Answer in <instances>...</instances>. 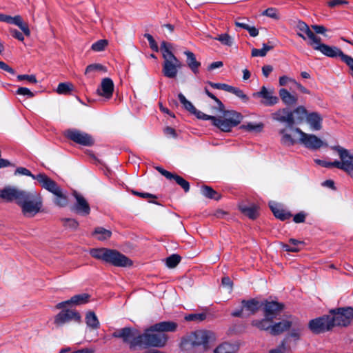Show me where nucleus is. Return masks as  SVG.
<instances>
[{
  "label": "nucleus",
  "instance_id": "f257e3e1",
  "mask_svg": "<svg viewBox=\"0 0 353 353\" xmlns=\"http://www.w3.org/2000/svg\"><path fill=\"white\" fill-rule=\"evenodd\" d=\"M0 199L8 202L14 201L21 210L24 217L32 218L39 213L43 208V199L36 191H28L14 187H7L0 190Z\"/></svg>",
  "mask_w": 353,
  "mask_h": 353
},
{
  "label": "nucleus",
  "instance_id": "f03ea898",
  "mask_svg": "<svg viewBox=\"0 0 353 353\" xmlns=\"http://www.w3.org/2000/svg\"><path fill=\"white\" fill-rule=\"evenodd\" d=\"M114 337L123 339V341L130 345V348L139 347H163L168 341V336L164 333L151 331L150 329L141 334L136 329L124 327L117 330L112 334Z\"/></svg>",
  "mask_w": 353,
  "mask_h": 353
},
{
  "label": "nucleus",
  "instance_id": "7ed1b4c3",
  "mask_svg": "<svg viewBox=\"0 0 353 353\" xmlns=\"http://www.w3.org/2000/svg\"><path fill=\"white\" fill-rule=\"evenodd\" d=\"M172 48L170 43L163 41L161 43L160 50L163 58L162 73L169 79H174L183 66L182 63L172 52Z\"/></svg>",
  "mask_w": 353,
  "mask_h": 353
},
{
  "label": "nucleus",
  "instance_id": "20e7f679",
  "mask_svg": "<svg viewBox=\"0 0 353 353\" xmlns=\"http://www.w3.org/2000/svg\"><path fill=\"white\" fill-rule=\"evenodd\" d=\"M331 149L337 152L341 161H334L335 168L342 170L348 173L352 177L353 174V155L350 151L340 145L331 146Z\"/></svg>",
  "mask_w": 353,
  "mask_h": 353
},
{
  "label": "nucleus",
  "instance_id": "39448f33",
  "mask_svg": "<svg viewBox=\"0 0 353 353\" xmlns=\"http://www.w3.org/2000/svg\"><path fill=\"white\" fill-rule=\"evenodd\" d=\"M333 326L347 327L353 320L352 307H339L330 310Z\"/></svg>",
  "mask_w": 353,
  "mask_h": 353
},
{
  "label": "nucleus",
  "instance_id": "423d86ee",
  "mask_svg": "<svg viewBox=\"0 0 353 353\" xmlns=\"http://www.w3.org/2000/svg\"><path fill=\"white\" fill-rule=\"evenodd\" d=\"M293 132L299 134V143L308 149L318 150L323 145H327V143H324L323 141L316 135L307 134L299 128L293 129Z\"/></svg>",
  "mask_w": 353,
  "mask_h": 353
},
{
  "label": "nucleus",
  "instance_id": "0eeeda50",
  "mask_svg": "<svg viewBox=\"0 0 353 353\" xmlns=\"http://www.w3.org/2000/svg\"><path fill=\"white\" fill-rule=\"evenodd\" d=\"M71 321L81 323L80 313L75 310L62 308V310L54 316V323L57 327H61Z\"/></svg>",
  "mask_w": 353,
  "mask_h": 353
},
{
  "label": "nucleus",
  "instance_id": "6e6552de",
  "mask_svg": "<svg viewBox=\"0 0 353 353\" xmlns=\"http://www.w3.org/2000/svg\"><path fill=\"white\" fill-rule=\"evenodd\" d=\"M308 325L310 330L315 334L330 331L334 327L331 315H323L312 319Z\"/></svg>",
  "mask_w": 353,
  "mask_h": 353
},
{
  "label": "nucleus",
  "instance_id": "1a4fd4ad",
  "mask_svg": "<svg viewBox=\"0 0 353 353\" xmlns=\"http://www.w3.org/2000/svg\"><path fill=\"white\" fill-rule=\"evenodd\" d=\"M65 135L74 142L85 146H91L94 141L91 135L76 129H69L65 131Z\"/></svg>",
  "mask_w": 353,
  "mask_h": 353
},
{
  "label": "nucleus",
  "instance_id": "9d476101",
  "mask_svg": "<svg viewBox=\"0 0 353 353\" xmlns=\"http://www.w3.org/2000/svg\"><path fill=\"white\" fill-rule=\"evenodd\" d=\"M273 120L280 123H286L287 128L293 131L294 125L295 124V118L293 112L288 108H281L271 114Z\"/></svg>",
  "mask_w": 353,
  "mask_h": 353
},
{
  "label": "nucleus",
  "instance_id": "9b49d317",
  "mask_svg": "<svg viewBox=\"0 0 353 353\" xmlns=\"http://www.w3.org/2000/svg\"><path fill=\"white\" fill-rule=\"evenodd\" d=\"M189 334L195 341L196 345L201 351L207 350L208 343L214 339V335L212 332L203 330H196Z\"/></svg>",
  "mask_w": 353,
  "mask_h": 353
},
{
  "label": "nucleus",
  "instance_id": "f8f14e48",
  "mask_svg": "<svg viewBox=\"0 0 353 353\" xmlns=\"http://www.w3.org/2000/svg\"><path fill=\"white\" fill-rule=\"evenodd\" d=\"M273 90H268L265 86L261 88L260 91L253 93L254 98H261V103L265 106H272L279 102V98L274 96Z\"/></svg>",
  "mask_w": 353,
  "mask_h": 353
},
{
  "label": "nucleus",
  "instance_id": "ddd939ff",
  "mask_svg": "<svg viewBox=\"0 0 353 353\" xmlns=\"http://www.w3.org/2000/svg\"><path fill=\"white\" fill-rule=\"evenodd\" d=\"M90 295L87 293H82L72 296L70 299L57 304V309L65 308L67 306H78L84 305L90 301Z\"/></svg>",
  "mask_w": 353,
  "mask_h": 353
},
{
  "label": "nucleus",
  "instance_id": "4468645a",
  "mask_svg": "<svg viewBox=\"0 0 353 353\" xmlns=\"http://www.w3.org/2000/svg\"><path fill=\"white\" fill-rule=\"evenodd\" d=\"M314 49L320 51L322 54L328 57L335 58L339 57L342 61L344 59V57L347 56V54H344L339 48L330 46L321 43L317 46H314Z\"/></svg>",
  "mask_w": 353,
  "mask_h": 353
},
{
  "label": "nucleus",
  "instance_id": "2eb2a0df",
  "mask_svg": "<svg viewBox=\"0 0 353 353\" xmlns=\"http://www.w3.org/2000/svg\"><path fill=\"white\" fill-rule=\"evenodd\" d=\"M73 195L77 201L73 210L76 212L82 215L89 214L90 212V208L85 199L76 191L73 192Z\"/></svg>",
  "mask_w": 353,
  "mask_h": 353
},
{
  "label": "nucleus",
  "instance_id": "dca6fc26",
  "mask_svg": "<svg viewBox=\"0 0 353 353\" xmlns=\"http://www.w3.org/2000/svg\"><path fill=\"white\" fill-rule=\"evenodd\" d=\"M35 179L40 183V185L51 193L56 192L60 187L55 181L52 180L46 174L40 173L37 174Z\"/></svg>",
  "mask_w": 353,
  "mask_h": 353
},
{
  "label": "nucleus",
  "instance_id": "f3484780",
  "mask_svg": "<svg viewBox=\"0 0 353 353\" xmlns=\"http://www.w3.org/2000/svg\"><path fill=\"white\" fill-rule=\"evenodd\" d=\"M284 304L276 301H267L264 306V314L274 319L283 310Z\"/></svg>",
  "mask_w": 353,
  "mask_h": 353
},
{
  "label": "nucleus",
  "instance_id": "a211bd4d",
  "mask_svg": "<svg viewBox=\"0 0 353 353\" xmlns=\"http://www.w3.org/2000/svg\"><path fill=\"white\" fill-rule=\"evenodd\" d=\"M180 348L185 353H195L201 350L196 345V343L194 341L189 334H186L181 339L180 343Z\"/></svg>",
  "mask_w": 353,
  "mask_h": 353
},
{
  "label": "nucleus",
  "instance_id": "6ab92c4d",
  "mask_svg": "<svg viewBox=\"0 0 353 353\" xmlns=\"http://www.w3.org/2000/svg\"><path fill=\"white\" fill-rule=\"evenodd\" d=\"M305 121L312 130L318 131L321 130L323 117L319 112H308Z\"/></svg>",
  "mask_w": 353,
  "mask_h": 353
},
{
  "label": "nucleus",
  "instance_id": "aec40b11",
  "mask_svg": "<svg viewBox=\"0 0 353 353\" xmlns=\"http://www.w3.org/2000/svg\"><path fill=\"white\" fill-rule=\"evenodd\" d=\"M178 324L174 321H162L151 326L150 330L159 332L161 333L165 332H173L176 330Z\"/></svg>",
  "mask_w": 353,
  "mask_h": 353
},
{
  "label": "nucleus",
  "instance_id": "412c9836",
  "mask_svg": "<svg viewBox=\"0 0 353 353\" xmlns=\"http://www.w3.org/2000/svg\"><path fill=\"white\" fill-rule=\"evenodd\" d=\"M132 261L127 256L112 250V265L118 267H128L132 265Z\"/></svg>",
  "mask_w": 353,
  "mask_h": 353
},
{
  "label": "nucleus",
  "instance_id": "4be33fe9",
  "mask_svg": "<svg viewBox=\"0 0 353 353\" xmlns=\"http://www.w3.org/2000/svg\"><path fill=\"white\" fill-rule=\"evenodd\" d=\"M90 255L96 259L103 262L110 263V250L106 248H92L89 251Z\"/></svg>",
  "mask_w": 353,
  "mask_h": 353
},
{
  "label": "nucleus",
  "instance_id": "5701e85b",
  "mask_svg": "<svg viewBox=\"0 0 353 353\" xmlns=\"http://www.w3.org/2000/svg\"><path fill=\"white\" fill-rule=\"evenodd\" d=\"M270 208L274 215L281 221H285L290 219L292 214L288 210L283 209L280 205L276 203H270Z\"/></svg>",
  "mask_w": 353,
  "mask_h": 353
},
{
  "label": "nucleus",
  "instance_id": "b1692460",
  "mask_svg": "<svg viewBox=\"0 0 353 353\" xmlns=\"http://www.w3.org/2000/svg\"><path fill=\"white\" fill-rule=\"evenodd\" d=\"M293 322L288 320H283L282 321L272 324L271 329V334L273 336L279 335L285 331L288 330L292 326Z\"/></svg>",
  "mask_w": 353,
  "mask_h": 353
},
{
  "label": "nucleus",
  "instance_id": "393cba45",
  "mask_svg": "<svg viewBox=\"0 0 353 353\" xmlns=\"http://www.w3.org/2000/svg\"><path fill=\"white\" fill-rule=\"evenodd\" d=\"M273 319L272 317L267 316L265 314V317L261 320H253L252 325L261 330L269 331L271 334V329L272 327Z\"/></svg>",
  "mask_w": 353,
  "mask_h": 353
},
{
  "label": "nucleus",
  "instance_id": "a878e982",
  "mask_svg": "<svg viewBox=\"0 0 353 353\" xmlns=\"http://www.w3.org/2000/svg\"><path fill=\"white\" fill-rule=\"evenodd\" d=\"M108 70V68L101 63H92L86 67L84 74L88 78H93L96 73H105Z\"/></svg>",
  "mask_w": 353,
  "mask_h": 353
},
{
  "label": "nucleus",
  "instance_id": "bb28decb",
  "mask_svg": "<svg viewBox=\"0 0 353 353\" xmlns=\"http://www.w3.org/2000/svg\"><path fill=\"white\" fill-rule=\"evenodd\" d=\"M184 54L186 55V63L192 72L196 74L199 73V68L201 66V63L196 59L195 54L190 51H185Z\"/></svg>",
  "mask_w": 353,
  "mask_h": 353
},
{
  "label": "nucleus",
  "instance_id": "cd10ccee",
  "mask_svg": "<svg viewBox=\"0 0 353 353\" xmlns=\"http://www.w3.org/2000/svg\"><path fill=\"white\" fill-rule=\"evenodd\" d=\"M224 118L232 125L233 127L238 125L243 120V115L234 110L224 111Z\"/></svg>",
  "mask_w": 353,
  "mask_h": 353
},
{
  "label": "nucleus",
  "instance_id": "c85d7f7f",
  "mask_svg": "<svg viewBox=\"0 0 353 353\" xmlns=\"http://www.w3.org/2000/svg\"><path fill=\"white\" fill-rule=\"evenodd\" d=\"M279 97L282 101L287 105H293L296 104L297 96L292 94L288 90L282 88L279 90Z\"/></svg>",
  "mask_w": 353,
  "mask_h": 353
},
{
  "label": "nucleus",
  "instance_id": "c756f323",
  "mask_svg": "<svg viewBox=\"0 0 353 353\" xmlns=\"http://www.w3.org/2000/svg\"><path fill=\"white\" fill-rule=\"evenodd\" d=\"M239 208L241 212L251 219H255L258 216L257 208L254 205H246L245 204H239Z\"/></svg>",
  "mask_w": 353,
  "mask_h": 353
},
{
  "label": "nucleus",
  "instance_id": "7c9ffc66",
  "mask_svg": "<svg viewBox=\"0 0 353 353\" xmlns=\"http://www.w3.org/2000/svg\"><path fill=\"white\" fill-rule=\"evenodd\" d=\"M279 134L281 136V143L285 146H292L296 143V141L293 139L291 134L288 132L287 128L280 129Z\"/></svg>",
  "mask_w": 353,
  "mask_h": 353
},
{
  "label": "nucleus",
  "instance_id": "2f4dec72",
  "mask_svg": "<svg viewBox=\"0 0 353 353\" xmlns=\"http://www.w3.org/2000/svg\"><path fill=\"white\" fill-rule=\"evenodd\" d=\"M241 304L243 310L250 312L249 314H254L259 309V302L254 299L248 301L243 300Z\"/></svg>",
  "mask_w": 353,
  "mask_h": 353
},
{
  "label": "nucleus",
  "instance_id": "473e14b6",
  "mask_svg": "<svg viewBox=\"0 0 353 353\" xmlns=\"http://www.w3.org/2000/svg\"><path fill=\"white\" fill-rule=\"evenodd\" d=\"M99 95L109 98L110 97V78H105L102 80L101 85L97 90Z\"/></svg>",
  "mask_w": 353,
  "mask_h": 353
},
{
  "label": "nucleus",
  "instance_id": "72a5a7b5",
  "mask_svg": "<svg viewBox=\"0 0 353 353\" xmlns=\"http://www.w3.org/2000/svg\"><path fill=\"white\" fill-rule=\"evenodd\" d=\"M212 124L223 132H230L232 128H234L232 125L225 118L222 119L215 117V119H214Z\"/></svg>",
  "mask_w": 353,
  "mask_h": 353
},
{
  "label": "nucleus",
  "instance_id": "f704fd0d",
  "mask_svg": "<svg viewBox=\"0 0 353 353\" xmlns=\"http://www.w3.org/2000/svg\"><path fill=\"white\" fill-rule=\"evenodd\" d=\"M12 24L18 26L26 36L29 37L30 35V30L28 23L23 20L20 15L14 17Z\"/></svg>",
  "mask_w": 353,
  "mask_h": 353
},
{
  "label": "nucleus",
  "instance_id": "c9c22d12",
  "mask_svg": "<svg viewBox=\"0 0 353 353\" xmlns=\"http://www.w3.org/2000/svg\"><path fill=\"white\" fill-rule=\"evenodd\" d=\"M85 323H86L87 325L89 327H90L93 330H96V329L99 328V322L97 316L94 314V312H91V311L87 312L86 315H85Z\"/></svg>",
  "mask_w": 353,
  "mask_h": 353
},
{
  "label": "nucleus",
  "instance_id": "e433bc0d",
  "mask_svg": "<svg viewBox=\"0 0 353 353\" xmlns=\"http://www.w3.org/2000/svg\"><path fill=\"white\" fill-rule=\"evenodd\" d=\"M55 196L54 203L60 207H64L68 203V198L66 195L63 192L61 188H59L56 192L53 193Z\"/></svg>",
  "mask_w": 353,
  "mask_h": 353
},
{
  "label": "nucleus",
  "instance_id": "4c0bfd02",
  "mask_svg": "<svg viewBox=\"0 0 353 353\" xmlns=\"http://www.w3.org/2000/svg\"><path fill=\"white\" fill-rule=\"evenodd\" d=\"M201 193L203 196L208 199L219 201L221 199V194L214 190L211 187L203 185L201 188Z\"/></svg>",
  "mask_w": 353,
  "mask_h": 353
},
{
  "label": "nucleus",
  "instance_id": "58836bf2",
  "mask_svg": "<svg viewBox=\"0 0 353 353\" xmlns=\"http://www.w3.org/2000/svg\"><path fill=\"white\" fill-rule=\"evenodd\" d=\"M292 112H293V115H296V117H294L295 123L303 122L306 119V117L308 114L306 108L303 105L298 106Z\"/></svg>",
  "mask_w": 353,
  "mask_h": 353
},
{
  "label": "nucleus",
  "instance_id": "ea45409f",
  "mask_svg": "<svg viewBox=\"0 0 353 353\" xmlns=\"http://www.w3.org/2000/svg\"><path fill=\"white\" fill-rule=\"evenodd\" d=\"M236 346L229 343L220 344L214 350V353H234Z\"/></svg>",
  "mask_w": 353,
  "mask_h": 353
},
{
  "label": "nucleus",
  "instance_id": "a19ab883",
  "mask_svg": "<svg viewBox=\"0 0 353 353\" xmlns=\"http://www.w3.org/2000/svg\"><path fill=\"white\" fill-rule=\"evenodd\" d=\"M264 124L263 123H248L241 125L240 128L248 132H260L263 130Z\"/></svg>",
  "mask_w": 353,
  "mask_h": 353
},
{
  "label": "nucleus",
  "instance_id": "79ce46f5",
  "mask_svg": "<svg viewBox=\"0 0 353 353\" xmlns=\"http://www.w3.org/2000/svg\"><path fill=\"white\" fill-rule=\"evenodd\" d=\"M302 242L297 241L294 239H290L288 244H283V248L287 252H296L299 251L298 245L301 244Z\"/></svg>",
  "mask_w": 353,
  "mask_h": 353
},
{
  "label": "nucleus",
  "instance_id": "37998d69",
  "mask_svg": "<svg viewBox=\"0 0 353 353\" xmlns=\"http://www.w3.org/2000/svg\"><path fill=\"white\" fill-rule=\"evenodd\" d=\"M213 39L220 41L221 44L229 47L232 46L234 43L233 39L227 33L219 34Z\"/></svg>",
  "mask_w": 353,
  "mask_h": 353
},
{
  "label": "nucleus",
  "instance_id": "c03bdc74",
  "mask_svg": "<svg viewBox=\"0 0 353 353\" xmlns=\"http://www.w3.org/2000/svg\"><path fill=\"white\" fill-rule=\"evenodd\" d=\"M172 179L174 180L175 182L183 188L185 192H189L190 183L188 181H186L183 177L176 174H173Z\"/></svg>",
  "mask_w": 353,
  "mask_h": 353
},
{
  "label": "nucleus",
  "instance_id": "a18cd8bd",
  "mask_svg": "<svg viewBox=\"0 0 353 353\" xmlns=\"http://www.w3.org/2000/svg\"><path fill=\"white\" fill-rule=\"evenodd\" d=\"M109 45V41L108 39H101L94 43L91 49L94 52H101L104 50Z\"/></svg>",
  "mask_w": 353,
  "mask_h": 353
},
{
  "label": "nucleus",
  "instance_id": "49530a36",
  "mask_svg": "<svg viewBox=\"0 0 353 353\" xmlns=\"http://www.w3.org/2000/svg\"><path fill=\"white\" fill-rule=\"evenodd\" d=\"M181 257L176 254H173L165 260L166 265L170 268H175L181 261Z\"/></svg>",
  "mask_w": 353,
  "mask_h": 353
},
{
  "label": "nucleus",
  "instance_id": "de8ad7c7",
  "mask_svg": "<svg viewBox=\"0 0 353 353\" xmlns=\"http://www.w3.org/2000/svg\"><path fill=\"white\" fill-rule=\"evenodd\" d=\"M228 92L235 94L237 97L240 98L245 102L248 101L249 99L248 96L243 92V90L239 88L230 85Z\"/></svg>",
  "mask_w": 353,
  "mask_h": 353
},
{
  "label": "nucleus",
  "instance_id": "09e8293b",
  "mask_svg": "<svg viewBox=\"0 0 353 353\" xmlns=\"http://www.w3.org/2000/svg\"><path fill=\"white\" fill-rule=\"evenodd\" d=\"M206 319L205 313H195V314H190L185 316V319L187 321H196V322H201Z\"/></svg>",
  "mask_w": 353,
  "mask_h": 353
},
{
  "label": "nucleus",
  "instance_id": "8fccbe9b",
  "mask_svg": "<svg viewBox=\"0 0 353 353\" xmlns=\"http://www.w3.org/2000/svg\"><path fill=\"white\" fill-rule=\"evenodd\" d=\"M263 15L267 16L275 20L280 19V14L278 10L275 8H269L264 10L262 13Z\"/></svg>",
  "mask_w": 353,
  "mask_h": 353
},
{
  "label": "nucleus",
  "instance_id": "3c124183",
  "mask_svg": "<svg viewBox=\"0 0 353 353\" xmlns=\"http://www.w3.org/2000/svg\"><path fill=\"white\" fill-rule=\"evenodd\" d=\"M93 234H98L97 239L100 241H103L110 236V232L103 228H97Z\"/></svg>",
  "mask_w": 353,
  "mask_h": 353
},
{
  "label": "nucleus",
  "instance_id": "603ef678",
  "mask_svg": "<svg viewBox=\"0 0 353 353\" xmlns=\"http://www.w3.org/2000/svg\"><path fill=\"white\" fill-rule=\"evenodd\" d=\"M72 85L68 83H60L57 88V93L60 94H68L72 90Z\"/></svg>",
  "mask_w": 353,
  "mask_h": 353
},
{
  "label": "nucleus",
  "instance_id": "864d4df0",
  "mask_svg": "<svg viewBox=\"0 0 353 353\" xmlns=\"http://www.w3.org/2000/svg\"><path fill=\"white\" fill-rule=\"evenodd\" d=\"M306 30L307 32L305 34L310 40L309 44L313 46L319 45L321 43V38L316 37L309 27L308 29Z\"/></svg>",
  "mask_w": 353,
  "mask_h": 353
},
{
  "label": "nucleus",
  "instance_id": "5fc2aeb1",
  "mask_svg": "<svg viewBox=\"0 0 353 353\" xmlns=\"http://www.w3.org/2000/svg\"><path fill=\"white\" fill-rule=\"evenodd\" d=\"M306 30L307 32L305 34L310 40L309 44L313 46L319 45L321 43V38L316 37L309 27L308 29Z\"/></svg>",
  "mask_w": 353,
  "mask_h": 353
},
{
  "label": "nucleus",
  "instance_id": "6e6d98bb",
  "mask_svg": "<svg viewBox=\"0 0 353 353\" xmlns=\"http://www.w3.org/2000/svg\"><path fill=\"white\" fill-rule=\"evenodd\" d=\"M303 330V325L297 323L295 325V327L292 328L290 333V336L292 338H294L296 340L299 339L301 333Z\"/></svg>",
  "mask_w": 353,
  "mask_h": 353
},
{
  "label": "nucleus",
  "instance_id": "4d7b16f0",
  "mask_svg": "<svg viewBox=\"0 0 353 353\" xmlns=\"http://www.w3.org/2000/svg\"><path fill=\"white\" fill-rule=\"evenodd\" d=\"M308 26L303 21H298L296 24V28L299 30V32L297 33V35L304 40L306 39L305 37L303 35V33L307 32V30L308 29Z\"/></svg>",
  "mask_w": 353,
  "mask_h": 353
},
{
  "label": "nucleus",
  "instance_id": "13d9d810",
  "mask_svg": "<svg viewBox=\"0 0 353 353\" xmlns=\"http://www.w3.org/2000/svg\"><path fill=\"white\" fill-rule=\"evenodd\" d=\"M61 221L63 223L65 227L71 228V229H77L79 226V223L74 219L70 218H63L61 219Z\"/></svg>",
  "mask_w": 353,
  "mask_h": 353
},
{
  "label": "nucleus",
  "instance_id": "bf43d9fd",
  "mask_svg": "<svg viewBox=\"0 0 353 353\" xmlns=\"http://www.w3.org/2000/svg\"><path fill=\"white\" fill-rule=\"evenodd\" d=\"M205 93L210 97L212 99H213L215 103L217 104L218 107H219V109L221 112H223L224 111V105L223 104V103L216 97L214 96L212 93H211L208 89L207 88H205Z\"/></svg>",
  "mask_w": 353,
  "mask_h": 353
},
{
  "label": "nucleus",
  "instance_id": "052dcab7",
  "mask_svg": "<svg viewBox=\"0 0 353 353\" xmlns=\"http://www.w3.org/2000/svg\"><path fill=\"white\" fill-rule=\"evenodd\" d=\"M192 114H194L199 119L210 120L212 122H213L214 119H215L214 116L208 115L201 111L198 110L196 108V110L192 112Z\"/></svg>",
  "mask_w": 353,
  "mask_h": 353
},
{
  "label": "nucleus",
  "instance_id": "680f3d73",
  "mask_svg": "<svg viewBox=\"0 0 353 353\" xmlns=\"http://www.w3.org/2000/svg\"><path fill=\"white\" fill-rule=\"evenodd\" d=\"M144 37L148 39L150 48L155 52H158L159 47L153 37L150 34L145 33Z\"/></svg>",
  "mask_w": 353,
  "mask_h": 353
},
{
  "label": "nucleus",
  "instance_id": "e2e57ef3",
  "mask_svg": "<svg viewBox=\"0 0 353 353\" xmlns=\"http://www.w3.org/2000/svg\"><path fill=\"white\" fill-rule=\"evenodd\" d=\"M208 84H209L212 88L214 89L222 90L228 92L229 89L230 85L226 83H213L212 81H208Z\"/></svg>",
  "mask_w": 353,
  "mask_h": 353
},
{
  "label": "nucleus",
  "instance_id": "0e129e2a",
  "mask_svg": "<svg viewBox=\"0 0 353 353\" xmlns=\"http://www.w3.org/2000/svg\"><path fill=\"white\" fill-rule=\"evenodd\" d=\"M17 94L19 95L27 96L28 98H32L34 94L28 88L21 87L17 90Z\"/></svg>",
  "mask_w": 353,
  "mask_h": 353
},
{
  "label": "nucleus",
  "instance_id": "69168bd1",
  "mask_svg": "<svg viewBox=\"0 0 353 353\" xmlns=\"http://www.w3.org/2000/svg\"><path fill=\"white\" fill-rule=\"evenodd\" d=\"M296 81L292 78H290L288 76H282L279 78V85L281 86H285L289 83H292L295 85Z\"/></svg>",
  "mask_w": 353,
  "mask_h": 353
},
{
  "label": "nucleus",
  "instance_id": "338daca9",
  "mask_svg": "<svg viewBox=\"0 0 353 353\" xmlns=\"http://www.w3.org/2000/svg\"><path fill=\"white\" fill-rule=\"evenodd\" d=\"M17 79L20 81L27 80L28 81L32 83H37V80L34 75H28V74H20L17 76Z\"/></svg>",
  "mask_w": 353,
  "mask_h": 353
},
{
  "label": "nucleus",
  "instance_id": "774afa93",
  "mask_svg": "<svg viewBox=\"0 0 353 353\" xmlns=\"http://www.w3.org/2000/svg\"><path fill=\"white\" fill-rule=\"evenodd\" d=\"M15 174L29 176H31L34 179H35V177H36V176L32 174L29 170H28L26 168H23V167H19V168H17V170L15 171Z\"/></svg>",
  "mask_w": 353,
  "mask_h": 353
}]
</instances>
